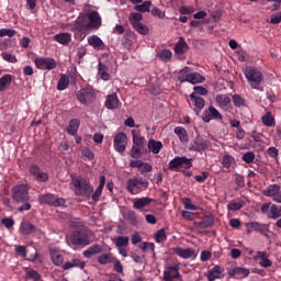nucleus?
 <instances>
[{
  "instance_id": "obj_44",
  "label": "nucleus",
  "mask_w": 281,
  "mask_h": 281,
  "mask_svg": "<svg viewBox=\"0 0 281 281\" xmlns=\"http://www.w3.org/2000/svg\"><path fill=\"white\" fill-rule=\"evenodd\" d=\"M68 87H69V77H67V75L63 74L57 83V90L65 91V89H67Z\"/></svg>"
},
{
  "instance_id": "obj_56",
  "label": "nucleus",
  "mask_w": 281,
  "mask_h": 281,
  "mask_svg": "<svg viewBox=\"0 0 281 281\" xmlns=\"http://www.w3.org/2000/svg\"><path fill=\"white\" fill-rule=\"evenodd\" d=\"M1 57L3 60L7 63H18L19 60L16 59V56L12 55L11 53L4 52L1 54Z\"/></svg>"
},
{
  "instance_id": "obj_49",
  "label": "nucleus",
  "mask_w": 281,
  "mask_h": 281,
  "mask_svg": "<svg viewBox=\"0 0 281 281\" xmlns=\"http://www.w3.org/2000/svg\"><path fill=\"white\" fill-rule=\"evenodd\" d=\"M188 76H190V67L182 68L178 74L179 82H188Z\"/></svg>"
},
{
  "instance_id": "obj_33",
  "label": "nucleus",
  "mask_w": 281,
  "mask_h": 281,
  "mask_svg": "<svg viewBox=\"0 0 281 281\" xmlns=\"http://www.w3.org/2000/svg\"><path fill=\"white\" fill-rule=\"evenodd\" d=\"M54 40L59 43V45H68L71 43V33H59L54 36Z\"/></svg>"
},
{
  "instance_id": "obj_31",
  "label": "nucleus",
  "mask_w": 281,
  "mask_h": 281,
  "mask_svg": "<svg viewBox=\"0 0 281 281\" xmlns=\"http://www.w3.org/2000/svg\"><path fill=\"white\" fill-rule=\"evenodd\" d=\"M71 243H72V245L87 246V245H89L90 240H89L88 235H82V234L78 233L77 235L72 236Z\"/></svg>"
},
{
  "instance_id": "obj_54",
  "label": "nucleus",
  "mask_w": 281,
  "mask_h": 281,
  "mask_svg": "<svg viewBox=\"0 0 281 281\" xmlns=\"http://www.w3.org/2000/svg\"><path fill=\"white\" fill-rule=\"evenodd\" d=\"M132 27H134V30H136L138 34H143L144 36L149 32L148 26H146L145 24H142V22L138 24H134V26Z\"/></svg>"
},
{
  "instance_id": "obj_37",
  "label": "nucleus",
  "mask_w": 281,
  "mask_h": 281,
  "mask_svg": "<svg viewBox=\"0 0 281 281\" xmlns=\"http://www.w3.org/2000/svg\"><path fill=\"white\" fill-rule=\"evenodd\" d=\"M278 192H280V186L278 184L269 186L266 190H263L265 196H271L273 201H276Z\"/></svg>"
},
{
  "instance_id": "obj_4",
  "label": "nucleus",
  "mask_w": 281,
  "mask_h": 281,
  "mask_svg": "<svg viewBox=\"0 0 281 281\" xmlns=\"http://www.w3.org/2000/svg\"><path fill=\"white\" fill-rule=\"evenodd\" d=\"M133 146L131 149V157L139 159L142 153L146 151V138L135 130L132 131Z\"/></svg>"
},
{
  "instance_id": "obj_17",
  "label": "nucleus",
  "mask_w": 281,
  "mask_h": 281,
  "mask_svg": "<svg viewBox=\"0 0 281 281\" xmlns=\"http://www.w3.org/2000/svg\"><path fill=\"white\" fill-rule=\"evenodd\" d=\"M229 278H234L235 280H243L249 276V269L243 267H235L228 270Z\"/></svg>"
},
{
  "instance_id": "obj_22",
  "label": "nucleus",
  "mask_w": 281,
  "mask_h": 281,
  "mask_svg": "<svg viewBox=\"0 0 281 281\" xmlns=\"http://www.w3.org/2000/svg\"><path fill=\"white\" fill-rule=\"evenodd\" d=\"M105 106L113 111V109H117L120 106V99L117 98V93L109 94L105 98Z\"/></svg>"
},
{
  "instance_id": "obj_2",
  "label": "nucleus",
  "mask_w": 281,
  "mask_h": 281,
  "mask_svg": "<svg viewBox=\"0 0 281 281\" xmlns=\"http://www.w3.org/2000/svg\"><path fill=\"white\" fill-rule=\"evenodd\" d=\"M190 168H192V159L187 157H176L169 162V170H172L173 172H183L186 177H192Z\"/></svg>"
},
{
  "instance_id": "obj_62",
  "label": "nucleus",
  "mask_w": 281,
  "mask_h": 281,
  "mask_svg": "<svg viewBox=\"0 0 281 281\" xmlns=\"http://www.w3.org/2000/svg\"><path fill=\"white\" fill-rule=\"evenodd\" d=\"M193 91L192 93H195V95H207V89L204 88L203 86H195L193 88Z\"/></svg>"
},
{
  "instance_id": "obj_19",
  "label": "nucleus",
  "mask_w": 281,
  "mask_h": 281,
  "mask_svg": "<svg viewBox=\"0 0 281 281\" xmlns=\"http://www.w3.org/2000/svg\"><path fill=\"white\" fill-rule=\"evenodd\" d=\"M88 45L93 47L97 52H102L105 47L104 42L98 35H91L88 37Z\"/></svg>"
},
{
  "instance_id": "obj_40",
  "label": "nucleus",
  "mask_w": 281,
  "mask_h": 281,
  "mask_svg": "<svg viewBox=\"0 0 281 281\" xmlns=\"http://www.w3.org/2000/svg\"><path fill=\"white\" fill-rule=\"evenodd\" d=\"M99 265H111L115 262V257H113V254H103L98 257Z\"/></svg>"
},
{
  "instance_id": "obj_61",
  "label": "nucleus",
  "mask_w": 281,
  "mask_h": 281,
  "mask_svg": "<svg viewBox=\"0 0 281 281\" xmlns=\"http://www.w3.org/2000/svg\"><path fill=\"white\" fill-rule=\"evenodd\" d=\"M30 175L33 177H43V173L41 172V168L36 165H32L30 167Z\"/></svg>"
},
{
  "instance_id": "obj_55",
  "label": "nucleus",
  "mask_w": 281,
  "mask_h": 281,
  "mask_svg": "<svg viewBox=\"0 0 281 281\" xmlns=\"http://www.w3.org/2000/svg\"><path fill=\"white\" fill-rule=\"evenodd\" d=\"M244 205L245 204L243 202L231 201L228 203V210H231V212H236L238 210H243Z\"/></svg>"
},
{
  "instance_id": "obj_9",
  "label": "nucleus",
  "mask_w": 281,
  "mask_h": 281,
  "mask_svg": "<svg viewBox=\"0 0 281 281\" xmlns=\"http://www.w3.org/2000/svg\"><path fill=\"white\" fill-rule=\"evenodd\" d=\"M142 188H148V180L142 178H133L127 181V191L130 194H139Z\"/></svg>"
},
{
  "instance_id": "obj_7",
  "label": "nucleus",
  "mask_w": 281,
  "mask_h": 281,
  "mask_svg": "<svg viewBox=\"0 0 281 281\" xmlns=\"http://www.w3.org/2000/svg\"><path fill=\"white\" fill-rule=\"evenodd\" d=\"M36 69H41L42 71H52V69H56L58 64L56 59L52 57H40L34 60Z\"/></svg>"
},
{
  "instance_id": "obj_1",
  "label": "nucleus",
  "mask_w": 281,
  "mask_h": 281,
  "mask_svg": "<svg viewBox=\"0 0 281 281\" xmlns=\"http://www.w3.org/2000/svg\"><path fill=\"white\" fill-rule=\"evenodd\" d=\"M70 32L75 33V38L77 41H85L87 34H89V21H87V14L80 13L76 21L69 24Z\"/></svg>"
},
{
  "instance_id": "obj_20",
  "label": "nucleus",
  "mask_w": 281,
  "mask_h": 281,
  "mask_svg": "<svg viewBox=\"0 0 281 281\" xmlns=\"http://www.w3.org/2000/svg\"><path fill=\"white\" fill-rule=\"evenodd\" d=\"M179 268L177 266H169L164 271V280L165 281H172L179 278Z\"/></svg>"
},
{
  "instance_id": "obj_5",
  "label": "nucleus",
  "mask_w": 281,
  "mask_h": 281,
  "mask_svg": "<svg viewBox=\"0 0 281 281\" xmlns=\"http://www.w3.org/2000/svg\"><path fill=\"white\" fill-rule=\"evenodd\" d=\"M72 186L75 187V194L78 196H91L93 188L85 178H72Z\"/></svg>"
},
{
  "instance_id": "obj_6",
  "label": "nucleus",
  "mask_w": 281,
  "mask_h": 281,
  "mask_svg": "<svg viewBox=\"0 0 281 281\" xmlns=\"http://www.w3.org/2000/svg\"><path fill=\"white\" fill-rule=\"evenodd\" d=\"M12 199L15 203H25L30 201V187L27 184H18L12 189Z\"/></svg>"
},
{
  "instance_id": "obj_57",
  "label": "nucleus",
  "mask_w": 281,
  "mask_h": 281,
  "mask_svg": "<svg viewBox=\"0 0 281 281\" xmlns=\"http://www.w3.org/2000/svg\"><path fill=\"white\" fill-rule=\"evenodd\" d=\"M254 159H256L254 151H248L243 155V161H245V164H254Z\"/></svg>"
},
{
  "instance_id": "obj_29",
  "label": "nucleus",
  "mask_w": 281,
  "mask_h": 281,
  "mask_svg": "<svg viewBox=\"0 0 281 281\" xmlns=\"http://www.w3.org/2000/svg\"><path fill=\"white\" fill-rule=\"evenodd\" d=\"M25 280L26 281H43V277L38 271L30 268H25Z\"/></svg>"
},
{
  "instance_id": "obj_12",
  "label": "nucleus",
  "mask_w": 281,
  "mask_h": 281,
  "mask_svg": "<svg viewBox=\"0 0 281 281\" xmlns=\"http://www.w3.org/2000/svg\"><path fill=\"white\" fill-rule=\"evenodd\" d=\"M188 102L189 104H193V106H195L194 111L196 115H199V113L205 109V99H203L201 95H196V93H191L189 95Z\"/></svg>"
},
{
  "instance_id": "obj_43",
  "label": "nucleus",
  "mask_w": 281,
  "mask_h": 281,
  "mask_svg": "<svg viewBox=\"0 0 281 281\" xmlns=\"http://www.w3.org/2000/svg\"><path fill=\"white\" fill-rule=\"evenodd\" d=\"M12 85V75H4L0 78V91H5Z\"/></svg>"
},
{
  "instance_id": "obj_18",
  "label": "nucleus",
  "mask_w": 281,
  "mask_h": 281,
  "mask_svg": "<svg viewBox=\"0 0 281 281\" xmlns=\"http://www.w3.org/2000/svg\"><path fill=\"white\" fill-rule=\"evenodd\" d=\"M172 251L176 254V256H179L184 260H188L189 258H196V252H194V249L192 248L175 247L172 248Z\"/></svg>"
},
{
  "instance_id": "obj_28",
  "label": "nucleus",
  "mask_w": 281,
  "mask_h": 281,
  "mask_svg": "<svg viewBox=\"0 0 281 281\" xmlns=\"http://www.w3.org/2000/svg\"><path fill=\"white\" fill-rule=\"evenodd\" d=\"M105 183H106V178L101 177L99 187L95 189V191L91 195L92 201H94L95 203L100 201V196H102V190H104Z\"/></svg>"
},
{
  "instance_id": "obj_60",
  "label": "nucleus",
  "mask_w": 281,
  "mask_h": 281,
  "mask_svg": "<svg viewBox=\"0 0 281 281\" xmlns=\"http://www.w3.org/2000/svg\"><path fill=\"white\" fill-rule=\"evenodd\" d=\"M233 162H234V157L232 156H224L222 159V166L224 168H232Z\"/></svg>"
},
{
  "instance_id": "obj_36",
  "label": "nucleus",
  "mask_w": 281,
  "mask_h": 281,
  "mask_svg": "<svg viewBox=\"0 0 281 281\" xmlns=\"http://www.w3.org/2000/svg\"><path fill=\"white\" fill-rule=\"evenodd\" d=\"M257 258H259V265L260 267H263L265 269L271 267L272 262L269 259V257H267V252L265 251H258L257 252Z\"/></svg>"
},
{
  "instance_id": "obj_50",
  "label": "nucleus",
  "mask_w": 281,
  "mask_h": 281,
  "mask_svg": "<svg viewBox=\"0 0 281 281\" xmlns=\"http://www.w3.org/2000/svg\"><path fill=\"white\" fill-rule=\"evenodd\" d=\"M153 5V2L150 1H145L142 4H136L134 7V10H136V12H150V7Z\"/></svg>"
},
{
  "instance_id": "obj_26",
  "label": "nucleus",
  "mask_w": 281,
  "mask_h": 281,
  "mask_svg": "<svg viewBox=\"0 0 281 281\" xmlns=\"http://www.w3.org/2000/svg\"><path fill=\"white\" fill-rule=\"evenodd\" d=\"M190 47L188 46V42L183 37H179L178 42L173 47V52L176 54H186Z\"/></svg>"
},
{
  "instance_id": "obj_64",
  "label": "nucleus",
  "mask_w": 281,
  "mask_h": 281,
  "mask_svg": "<svg viewBox=\"0 0 281 281\" xmlns=\"http://www.w3.org/2000/svg\"><path fill=\"white\" fill-rule=\"evenodd\" d=\"M182 203H183L186 210H192V211L196 210V205L192 204V200H190L188 198H184L182 200Z\"/></svg>"
},
{
  "instance_id": "obj_10",
  "label": "nucleus",
  "mask_w": 281,
  "mask_h": 281,
  "mask_svg": "<svg viewBox=\"0 0 281 281\" xmlns=\"http://www.w3.org/2000/svg\"><path fill=\"white\" fill-rule=\"evenodd\" d=\"M85 14L87 16L89 30H100V27H102V18L98 11H91Z\"/></svg>"
},
{
  "instance_id": "obj_25",
  "label": "nucleus",
  "mask_w": 281,
  "mask_h": 281,
  "mask_svg": "<svg viewBox=\"0 0 281 281\" xmlns=\"http://www.w3.org/2000/svg\"><path fill=\"white\" fill-rule=\"evenodd\" d=\"M149 153H153L154 155H159L161 151V148H164V144L159 140H155L150 138L147 144Z\"/></svg>"
},
{
  "instance_id": "obj_45",
  "label": "nucleus",
  "mask_w": 281,
  "mask_h": 281,
  "mask_svg": "<svg viewBox=\"0 0 281 281\" xmlns=\"http://www.w3.org/2000/svg\"><path fill=\"white\" fill-rule=\"evenodd\" d=\"M261 122L265 126H274L276 125V119L273 117V114L271 112H267L262 117Z\"/></svg>"
},
{
  "instance_id": "obj_11",
  "label": "nucleus",
  "mask_w": 281,
  "mask_h": 281,
  "mask_svg": "<svg viewBox=\"0 0 281 281\" xmlns=\"http://www.w3.org/2000/svg\"><path fill=\"white\" fill-rule=\"evenodd\" d=\"M215 102L218 106L225 111V113H232L234 111V104H232V98L225 94H217L215 97Z\"/></svg>"
},
{
  "instance_id": "obj_53",
  "label": "nucleus",
  "mask_w": 281,
  "mask_h": 281,
  "mask_svg": "<svg viewBox=\"0 0 281 281\" xmlns=\"http://www.w3.org/2000/svg\"><path fill=\"white\" fill-rule=\"evenodd\" d=\"M3 36H9V38H12L13 36H16V30L0 29V37L3 38Z\"/></svg>"
},
{
  "instance_id": "obj_59",
  "label": "nucleus",
  "mask_w": 281,
  "mask_h": 281,
  "mask_svg": "<svg viewBox=\"0 0 281 281\" xmlns=\"http://www.w3.org/2000/svg\"><path fill=\"white\" fill-rule=\"evenodd\" d=\"M166 229L161 228L156 233V243H164L166 240Z\"/></svg>"
},
{
  "instance_id": "obj_14",
  "label": "nucleus",
  "mask_w": 281,
  "mask_h": 281,
  "mask_svg": "<svg viewBox=\"0 0 281 281\" xmlns=\"http://www.w3.org/2000/svg\"><path fill=\"white\" fill-rule=\"evenodd\" d=\"M246 227L248 229V234H251V232H259L263 236H269V226L267 224H260L258 222H249L246 224Z\"/></svg>"
},
{
  "instance_id": "obj_21",
  "label": "nucleus",
  "mask_w": 281,
  "mask_h": 281,
  "mask_svg": "<svg viewBox=\"0 0 281 281\" xmlns=\"http://www.w3.org/2000/svg\"><path fill=\"white\" fill-rule=\"evenodd\" d=\"M210 146V140L204 139L201 136H198L195 138L194 145L192 146V150H195V153H201L203 150H207Z\"/></svg>"
},
{
  "instance_id": "obj_41",
  "label": "nucleus",
  "mask_w": 281,
  "mask_h": 281,
  "mask_svg": "<svg viewBox=\"0 0 281 281\" xmlns=\"http://www.w3.org/2000/svg\"><path fill=\"white\" fill-rule=\"evenodd\" d=\"M212 225H214V216L212 215H206L198 223V227H201V229H207V227H212Z\"/></svg>"
},
{
  "instance_id": "obj_13",
  "label": "nucleus",
  "mask_w": 281,
  "mask_h": 281,
  "mask_svg": "<svg viewBox=\"0 0 281 281\" xmlns=\"http://www.w3.org/2000/svg\"><path fill=\"white\" fill-rule=\"evenodd\" d=\"M95 98V92L91 88H82L78 93H77V99L81 104H89L91 100Z\"/></svg>"
},
{
  "instance_id": "obj_35",
  "label": "nucleus",
  "mask_w": 281,
  "mask_h": 281,
  "mask_svg": "<svg viewBox=\"0 0 281 281\" xmlns=\"http://www.w3.org/2000/svg\"><path fill=\"white\" fill-rule=\"evenodd\" d=\"M50 258H52V262L56 267H60V265H63V262H65V257L58 250H52L50 251Z\"/></svg>"
},
{
  "instance_id": "obj_39",
  "label": "nucleus",
  "mask_w": 281,
  "mask_h": 281,
  "mask_svg": "<svg viewBox=\"0 0 281 281\" xmlns=\"http://www.w3.org/2000/svg\"><path fill=\"white\" fill-rule=\"evenodd\" d=\"M157 58L162 63H170L172 60V50L170 49H161L157 53Z\"/></svg>"
},
{
  "instance_id": "obj_8",
  "label": "nucleus",
  "mask_w": 281,
  "mask_h": 281,
  "mask_svg": "<svg viewBox=\"0 0 281 281\" xmlns=\"http://www.w3.org/2000/svg\"><path fill=\"white\" fill-rule=\"evenodd\" d=\"M38 202L42 205H52L53 207H60L65 205L66 201L63 198H56L52 193L42 194L38 196Z\"/></svg>"
},
{
  "instance_id": "obj_48",
  "label": "nucleus",
  "mask_w": 281,
  "mask_h": 281,
  "mask_svg": "<svg viewBox=\"0 0 281 281\" xmlns=\"http://www.w3.org/2000/svg\"><path fill=\"white\" fill-rule=\"evenodd\" d=\"M281 216V206H278V204H272L270 206V215L269 218H280Z\"/></svg>"
},
{
  "instance_id": "obj_42",
  "label": "nucleus",
  "mask_w": 281,
  "mask_h": 281,
  "mask_svg": "<svg viewBox=\"0 0 281 281\" xmlns=\"http://www.w3.org/2000/svg\"><path fill=\"white\" fill-rule=\"evenodd\" d=\"M98 71H99V76L101 78V80H110L111 75H109V67H106V65L99 63L98 65Z\"/></svg>"
},
{
  "instance_id": "obj_34",
  "label": "nucleus",
  "mask_w": 281,
  "mask_h": 281,
  "mask_svg": "<svg viewBox=\"0 0 281 281\" xmlns=\"http://www.w3.org/2000/svg\"><path fill=\"white\" fill-rule=\"evenodd\" d=\"M78 128H80V120L72 119V120H70L66 131H67L68 135H77Z\"/></svg>"
},
{
  "instance_id": "obj_23",
  "label": "nucleus",
  "mask_w": 281,
  "mask_h": 281,
  "mask_svg": "<svg viewBox=\"0 0 281 281\" xmlns=\"http://www.w3.org/2000/svg\"><path fill=\"white\" fill-rule=\"evenodd\" d=\"M225 271L224 268L221 266H214L206 274V278L209 281H214L221 278L223 276V272Z\"/></svg>"
},
{
  "instance_id": "obj_32",
  "label": "nucleus",
  "mask_w": 281,
  "mask_h": 281,
  "mask_svg": "<svg viewBox=\"0 0 281 281\" xmlns=\"http://www.w3.org/2000/svg\"><path fill=\"white\" fill-rule=\"evenodd\" d=\"M187 82H190L191 85H201L205 82V77L199 72H189Z\"/></svg>"
},
{
  "instance_id": "obj_24",
  "label": "nucleus",
  "mask_w": 281,
  "mask_h": 281,
  "mask_svg": "<svg viewBox=\"0 0 281 281\" xmlns=\"http://www.w3.org/2000/svg\"><path fill=\"white\" fill-rule=\"evenodd\" d=\"M173 133L177 135L178 139H180L181 144H188V142H190L188 131H186L182 126L175 127Z\"/></svg>"
},
{
  "instance_id": "obj_52",
  "label": "nucleus",
  "mask_w": 281,
  "mask_h": 281,
  "mask_svg": "<svg viewBox=\"0 0 281 281\" xmlns=\"http://www.w3.org/2000/svg\"><path fill=\"white\" fill-rule=\"evenodd\" d=\"M68 223L70 225V227H82V225H85V223H82V220H80V217H74V216H68Z\"/></svg>"
},
{
  "instance_id": "obj_3",
  "label": "nucleus",
  "mask_w": 281,
  "mask_h": 281,
  "mask_svg": "<svg viewBox=\"0 0 281 281\" xmlns=\"http://www.w3.org/2000/svg\"><path fill=\"white\" fill-rule=\"evenodd\" d=\"M245 78L248 80V83L250 85L251 89H257V91H262V88H260V85H262V80H265V76L262 75V71H260L256 67H247L245 70Z\"/></svg>"
},
{
  "instance_id": "obj_46",
  "label": "nucleus",
  "mask_w": 281,
  "mask_h": 281,
  "mask_svg": "<svg viewBox=\"0 0 281 281\" xmlns=\"http://www.w3.org/2000/svg\"><path fill=\"white\" fill-rule=\"evenodd\" d=\"M232 99L234 106H237V109H240V106H247V101L240 94H234Z\"/></svg>"
},
{
  "instance_id": "obj_27",
  "label": "nucleus",
  "mask_w": 281,
  "mask_h": 281,
  "mask_svg": "<svg viewBox=\"0 0 281 281\" xmlns=\"http://www.w3.org/2000/svg\"><path fill=\"white\" fill-rule=\"evenodd\" d=\"M20 232L21 234H23L24 236H30V234H34L36 232V226H34V224L25 221L22 222L20 225Z\"/></svg>"
},
{
  "instance_id": "obj_16",
  "label": "nucleus",
  "mask_w": 281,
  "mask_h": 281,
  "mask_svg": "<svg viewBox=\"0 0 281 281\" xmlns=\"http://www.w3.org/2000/svg\"><path fill=\"white\" fill-rule=\"evenodd\" d=\"M126 134L121 132L114 137V148L116 153H124L126 150Z\"/></svg>"
},
{
  "instance_id": "obj_63",
  "label": "nucleus",
  "mask_w": 281,
  "mask_h": 281,
  "mask_svg": "<svg viewBox=\"0 0 281 281\" xmlns=\"http://www.w3.org/2000/svg\"><path fill=\"white\" fill-rule=\"evenodd\" d=\"M82 156L86 157L87 159H89V161H92V159L95 158V155L93 154V151L89 148H83L81 151Z\"/></svg>"
},
{
  "instance_id": "obj_47",
  "label": "nucleus",
  "mask_w": 281,
  "mask_h": 281,
  "mask_svg": "<svg viewBox=\"0 0 281 281\" xmlns=\"http://www.w3.org/2000/svg\"><path fill=\"white\" fill-rule=\"evenodd\" d=\"M114 245H115V247L117 249L123 248V247H128V237H126V236H117L115 238Z\"/></svg>"
},
{
  "instance_id": "obj_58",
  "label": "nucleus",
  "mask_w": 281,
  "mask_h": 281,
  "mask_svg": "<svg viewBox=\"0 0 281 281\" xmlns=\"http://www.w3.org/2000/svg\"><path fill=\"white\" fill-rule=\"evenodd\" d=\"M126 218L130 221L131 225H137V214L134 211H128L126 213Z\"/></svg>"
},
{
  "instance_id": "obj_30",
  "label": "nucleus",
  "mask_w": 281,
  "mask_h": 281,
  "mask_svg": "<svg viewBox=\"0 0 281 281\" xmlns=\"http://www.w3.org/2000/svg\"><path fill=\"white\" fill-rule=\"evenodd\" d=\"M97 254H102V246L99 244H94L90 246L87 250L83 251L85 258H93V256H97Z\"/></svg>"
},
{
  "instance_id": "obj_15",
  "label": "nucleus",
  "mask_w": 281,
  "mask_h": 281,
  "mask_svg": "<svg viewBox=\"0 0 281 281\" xmlns=\"http://www.w3.org/2000/svg\"><path fill=\"white\" fill-rule=\"evenodd\" d=\"M202 120L206 124H210L212 120H223V115L221 114V112H218V110H216V108H214V105H211L209 106V111L204 112Z\"/></svg>"
},
{
  "instance_id": "obj_38",
  "label": "nucleus",
  "mask_w": 281,
  "mask_h": 281,
  "mask_svg": "<svg viewBox=\"0 0 281 281\" xmlns=\"http://www.w3.org/2000/svg\"><path fill=\"white\" fill-rule=\"evenodd\" d=\"M149 203H153V200L150 198H140V199H136L134 201V205L133 207L135 210H143V207L148 206Z\"/></svg>"
},
{
  "instance_id": "obj_51",
  "label": "nucleus",
  "mask_w": 281,
  "mask_h": 281,
  "mask_svg": "<svg viewBox=\"0 0 281 281\" xmlns=\"http://www.w3.org/2000/svg\"><path fill=\"white\" fill-rule=\"evenodd\" d=\"M144 19L142 13L132 12L130 15V23L132 26L137 25L138 23H142L140 21Z\"/></svg>"
}]
</instances>
